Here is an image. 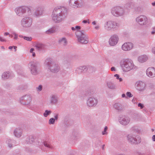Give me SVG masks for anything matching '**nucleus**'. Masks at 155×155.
<instances>
[{
	"instance_id": "nucleus-1",
	"label": "nucleus",
	"mask_w": 155,
	"mask_h": 155,
	"mask_svg": "<svg viewBox=\"0 0 155 155\" xmlns=\"http://www.w3.org/2000/svg\"><path fill=\"white\" fill-rule=\"evenodd\" d=\"M67 14L66 9L64 7L55 8L51 15L52 19L54 22L59 23L66 18Z\"/></svg>"
},
{
	"instance_id": "nucleus-2",
	"label": "nucleus",
	"mask_w": 155,
	"mask_h": 155,
	"mask_svg": "<svg viewBox=\"0 0 155 155\" xmlns=\"http://www.w3.org/2000/svg\"><path fill=\"white\" fill-rule=\"evenodd\" d=\"M120 65L121 70L124 72L134 70L136 67L133 61L129 58L122 59L120 62Z\"/></svg>"
},
{
	"instance_id": "nucleus-3",
	"label": "nucleus",
	"mask_w": 155,
	"mask_h": 155,
	"mask_svg": "<svg viewBox=\"0 0 155 155\" xmlns=\"http://www.w3.org/2000/svg\"><path fill=\"white\" fill-rule=\"evenodd\" d=\"M45 64L48 71L51 72L56 73L60 70V68L58 64L50 58H48L45 60Z\"/></svg>"
},
{
	"instance_id": "nucleus-4",
	"label": "nucleus",
	"mask_w": 155,
	"mask_h": 155,
	"mask_svg": "<svg viewBox=\"0 0 155 155\" xmlns=\"http://www.w3.org/2000/svg\"><path fill=\"white\" fill-rule=\"evenodd\" d=\"M78 42L81 44H86L89 41L88 37L84 30L77 31L76 33Z\"/></svg>"
},
{
	"instance_id": "nucleus-5",
	"label": "nucleus",
	"mask_w": 155,
	"mask_h": 155,
	"mask_svg": "<svg viewBox=\"0 0 155 155\" xmlns=\"http://www.w3.org/2000/svg\"><path fill=\"white\" fill-rule=\"evenodd\" d=\"M16 15L18 16L21 17L26 12L31 11L30 8L26 6H19L16 8L15 10Z\"/></svg>"
},
{
	"instance_id": "nucleus-6",
	"label": "nucleus",
	"mask_w": 155,
	"mask_h": 155,
	"mask_svg": "<svg viewBox=\"0 0 155 155\" xmlns=\"http://www.w3.org/2000/svg\"><path fill=\"white\" fill-rule=\"evenodd\" d=\"M111 12L112 15L118 17L124 15L126 12V11L123 8L120 6L115 7L112 8Z\"/></svg>"
},
{
	"instance_id": "nucleus-7",
	"label": "nucleus",
	"mask_w": 155,
	"mask_h": 155,
	"mask_svg": "<svg viewBox=\"0 0 155 155\" xmlns=\"http://www.w3.org/2000/svg\"><path fill=\"white\" fill-rule=\"evenodd\" d=\"M32 20L31 18L28 16L24 17L21 21V25L23 28L30 27L32 24Z\"/></svg>"
},
{
	"instance_id": "nucleus-8",
	"label": "nucleus",
	"mask_w": 155,
	"mask_h": 155,
	"mask_svg": "<svg viewBox=\"0 0 155 155\" xmlns=\"http://www.w3.org/2000/svg\"><path fill=\"white\" fill-rule=\"evenodd\" d=\"M28 66L32 75H36L38 74V68L36 62H31L28 64Z\"/></svg>"
},
{
	"instance_id": "nucleus-9",
	"label": "nucleus",
	"mask_w": 155,
	"mask_h": 155,
	"mask_svg": "<svg viewBox=\"0 0 155 155\" xmlns=\"http://www.w3.org/2000/svg\"><path fill=\"white\" fill-rule=\"evenodd\" d=\"M127 137L129 142L132 144H137L141 142V139L140 137L135 136L131 134H128Z\"/></svg>"
},
{
	"instance_id": "nucleus-10",
	"label": "nucleus",
	"mask_w": 155,
	"mask_h": 155,
	"mask_svg": "<svg viewBox=\"0 0 155 155\" xmlns=\"http://www.w3.org/2000/svg\"><path fill=\"white\" fill-rule=\"evenodd\" d=\"M20 100L21 104L29 105L32 101V97L30 94H27L21 97Z\"/></svg>"
},
{
	"instance_id": "nucleus-11",
	"label": "nucleus",
	"mask_w": 155,
	"mask_h": 155,
	"mask_svg": "<svg viewBox=\"0 0 155 155\" xmlns=\"http://www.w3.org/2000/svg\"><path fill=\"white\" fill-rule=\"evenodd\" d=\"M135 21L140 25H145L147 23L148 18L145 15H140L136 18Z\"/></svg>"
},
{
	"instance_id": "nucleus-12",
	"label": "nucleus",
	"mask_w": 155,
	"mask_h": 155,
	"mask_svg": "<svg viewBox=\"0 0 155 155\" xmlns=\"http://www.w3.org/2000/svg\"><path fill=\"white\" fill-rule=\"evenodd\" d=\"M134 86L135 88L140 91H143L146 89V84L141 81H138L135 83Z\"/></svg>"
},
{
	"instance_id": "nucleus-13",
	"label": "nucleus",
	"mask_w": 155,
	"mask_h": 155,
	"mask_svg": "<svg viewBox=\"0 0 155 155\" xmlns=\"http://www.w3.org/2000/svg\"><path fill=\"white\" fill-rule=\"evenodd\" d=\"M98 102V100L97 98L90 97L88 98L87 101V105L90 107L96 106Z\"/></svg>"
},
{
	"instance_id": "nucleus-14",
	"label": "nucleus",
	"mask_w": 155,
	"mask_h": 155,
	"mask_svg": "<svg viewBox=\"0 0 155 155\" xmlns=\"http://www.w3.org/2000/svg\"><path fill=\"white\" fill-rule=\"evenodd\" d=\"M119 40L118 35L117 34H114L110 38L108 42L109 45L111 46L115 45L117 43Z\"/></svg>"
},
{
	"instance_id": "nucleus-15",
	"label": "nucleus",
	"mask_w": 155,
	"mask_h": 155,
	"mask_svg": "<svg viewBox=\"0 0 155 155\" xmlns=\"http://www.w3.org/2000/svg\"><path fill=\"white\" fill-rule=\"evenodd\" d=\"M130 119L127 116L121 115L119 116L118 121L119 123L124 125L128 124L130 122Z\"/></svg>"
},
{
	"instance_id": "nucleus-16",
	"label": "nucleus",
	"mask_w": 155,
	"mask_h": 155,
	"mask_svg": "<svg viewBox=\"0 0 155 155\" xmlns=\"http://www.w3.org/2000/svg\"><path fill=\"white\" fill-rule=\"evenodd\" d=\"M146 74L150 78H153L155 77V68L153 67L148 68L146 71Z\"/></svg>"
},
{
	"instance_id": "nucleus-17",
	"label": "nucleus",
	"mask_w": 155,
	"mask_h": 155,
	"mask_svg": "<svg viewBox=\"0 0 155 155\" xmlns=\"http://www.w3.org/2000/svg\"><path fill=\"white\" fill-rule=\"evenodd\" d=\"M133 44L130 42H125L124 43L121 47L122 49L125 51H129L133 48Z\"/></svg>"
},
{
	"instance_id": "nucleus-18",
	"label": "nucleus",
	"mask_w": 155,
	"mask_h": 155,
	"mask_svg": "<svg viewBox=\"0 0 155 155\" xmlns=\"http://www.w3.org/2000/svg\"><path fill=\"white\" fill-rule=\"evenodd\" d=\"M43 10L41 7H37L34 13V16L36 18H38L43 15Z\"/></svg>"
},
{
	"instance_id": "nucleus-19",
	"label": "nucleus",
	"mask_w": 155,
	"mask_h": 155,
	"mask_svg": "<svg viewBox=\"0 0 155 155\" xmlns=\"http://www.w3.org/2000/svg\"><path fill=\"white\" fill-rule=\"evenodd\" d=\"M81 2V0H70L69 2V5L74 8L78 7Z\"/></svg>"
},
{
	"instance_id": "nucleus-20",
	"label": "nucleus",
	"mask_w": 155,
	"mask_h": 155,
	"mask_svg": "<svg viewBox=\"0 0 155 155\" xmlns=\"http://www.w3.org/2000/svg\"><path fill=\"white\" fill-rule=\"evenodd\" d=\"M58 97L55 95H51L48 100V102L50 104H55L58 101Z\"/></svg>"
},
{
	"instance_id": "nucleus-21",
	"label": "nucleus",
	"mask_w": 155,
	"mask_h": 155,
	"mask_svg": "<svg viewBox=\"0 0 155 155\" xmlns=\"http://www.w3.org/2000/svg\"><path fill=\"white\" fill-rule=\"evenodd\" d=\"M120 26L119 23L114 21H110L111 30L112 29L114 30H117Z\"/></svg>"
},
{
	"instance_id": "nucleus-22",
	"label": "nucleus",
	"mask_w": 155,
	"mask_h": 155,
	"mask_svg": "<svg viewBox=\"0 0 155 155\" xmlns=\"http://www.w3.org/2000/svg\"><path fill=\"white\" fill-rule=\"evenodd\" d=\"M87 68L85 66H80L76 68L75 70V72L77 73L80 74L81 73H84L87 70Z\"/></svg>"
},
{
	"instance_id": "nucleus-23",
	"label": "nucleus",
	"mask_w": 155,
	"mask_h": 155,
	"mask_svg": "<svg viewBox=\"0 0 155 155\" xmlns=\"http://www.w3.org/2000/svg\"><path fill=\"white\" fill-rule=\"evenodd\" d=\"M6 143L9 148H12L13 146L16 145V144L15 140L9 139H7Z\"/></svg>"
},
{
	"instance_id": "nucleus-24",
	"label": "nucleus",
	"mask_w": 155,
	"mask_h": 155,
	"mask_svg": "<svg viewBox=\"0 0 155 155\" xmlns=\"http://www.w3.org/2000/svg\"><path fill=\"white\" fill-rule=\"evenodd\" d=\"M148 56L145 54L139 56L137 58L138 61L140 63H143L148 59Z\"/></svg>"
},
{
	"instance_id": "nucleus-25",
	"label": "nucleus",
	"mask_w": 155,
	"mask_h": 155,
	"mask_svg": "<svg viewBox=\"0 0 155 155\" xmlns=\"http://www.w3.org/2000/svg\"><path fill=\"white\" fill-rule=\"evenodd\" d=\"M35 141V137L33 136L30 135L26 138L25 141V143L26 144L32 143Z\"/></svg>"
},
{
	"instance_id": "nucleus-26",
	"label": "nucleus",
	"mask_w": 155,
	"mask_h": 155,
	"mask_svg": "<svg viewBox=\"0 0 155 155\" xmlns=\"http://www.w3.org/2000/svg\"><path fill=\"white\" fill-rule=\"evenodd\" d=\"M58 30V28L57 27L54 26L46 31L45 32L47 34H50L56 32Z\"/></svg>"
},
{
	"instance_id": "nucleus-27",
	"label": "nucleus",
	"mask_w": 155,
	"mask_h": 155,
	"mask_svg": "<svg viewBox=\"0 0 155 155\" xmlns=\"http://www.w3.org/2000/svg\"><path fill=\"white\" fill-rule=\"evenodd\" d=\"M14 134L16 137L19 138L22 135V130L20 128H16L14 131Z\"/></svg>"
},
{
	"instance_id": "nucleus-28",
	"label": "nucleus",
	"mask_w": 155,
	"mask_h": 155,
	"mask_svg": "<svg viewBox=\"0 0 155 155\" xmlns=\"http://www.w3.org/2000/svg\"><path fill=\"white\" fill-rule=\"evenodd\" d=\"M43 144L48 150H53L54 149V147L48 141H44L43 143Z\"/></svg>"
},
{
	"instance_id": "nucleus-29",
	"label": "nucleus",
	"mask_w": 155,
	"mask_h": 155,
	"mask_svg": "<svg viewBox=\"0 0 155 155\" xmlns=\"http://www.w3.org/2000/svg\"><path fill=\"white\" fill-rule=\"evenodd\" d=\"M107 87L111 89L114 90L116 89V85L111 81H108L107 82Z\"/></svg>"
},
{
	"instance_id": "nucleus-30",
	"label": "nucleus",
	"mask_w": 155,
	"mask_h": 155,
	"mask_svg": "<svg viewBox=\"0 0 155 155\" xmlns=\"http://www.w3.org/2000/svg\"><path fill=\"white\" fill-rule=\"evenodd\" d=\"M104 28L106 31L111 30L110 21L106 22L104 24Z\"/></svg>"
},
{
	"instance_id": "nucleus-31",
	"label": "nucleus",
	"mask_w": 155,
	"mask_h": 155,
	"mask_svg": "<svg viewBox=\"0 0 155 155\" xmlns=\"http://www.w3.org/2000/svg\"><path fill=\"white\" fill-rule=\"evenodd\" d=\"M58 43L59 44L65 46L67 44V41L65 37L60 38L58 40Z\"/></svg>"
},
{
	"instance_id": "nucleus-32",
	"label": "nucleus",
	"mask_w": 155,
	"mask_h": 155,
	"mask_svg": "<svg viewBox=\"0 0 155 155\" xmlns=\"http://www.w3.org/2000/svg\"><path fill=\"white\" fill-rule=\"evenodd\" d=\"M114 107L118 111H121L123 109L122 105L119 103L115 104L114 106Z\"/></svg>"
},
{
	"instance_id": "nucleus-33",
	"label": "nucleus",
	"mask_w": 155,
	"mask_h": 155,
	"mask_svg": "<svg viewBox=\"0 0 155 155\" xmlns=\"http://www.w3.org/2000/svg\"><path fill=\"white\" fill-rule=\"evenodd\" d=\"M133 6V3H127L124 6V8L125 10H127V11H126V12H128V11L130 10L131 8H132Z\"/></svg>"
},
{
	"instance_id": "nucleus-34",
	"label": "nucleus",
	"mask_w": 155,
	"mask_h": 155,
	"mask_svg": "<svg viewBox=\"0 0 155 155\" xmlns=\"http://www.w3.org/2000/svg\"><path fill=\"white\" fill-rule=\"evenodd\" d=\"M9 77V72H5L2 73V78L3 80H5L8 79Z\"/></svg>"
},
{
	"instance_id": "nucleus-35",
	"label": "nucleus",
	"mask_w": 155,
	"mask_h": 155,
	"mask_svg": "<svg viewBox=\"0 0 155 155\" xmlns=\"http://www.w3.org/2000/svg\"><path fill=\"white\" fill-rule=\"evenodd\" d=\"M35 47L38 50L42 49L43 48V45L41 43H37L35 45Z\"/></svg>"
},
{
	"instance_id": "nucleus-36",
	"label": "nucleus",
	"mask_w": 155,
	"mask_h": 155,
	"mask_svg": "<svg viewBox=\"0 0 155 155\" xmlns=\"http://www.w3.org/2000/svg\"><path fill=\"white\" fill-rule=\"evenodd\" d=\"M51 113V110H46L43 114V115L45 117H47Z\"/></svg>"
},
{
	"instance_id": "nucleus-37",
	"label": "nucleus",
	"mask_w": 155,
	"mask_h": 155,
	"mask_svg": "<svg viewBox=\"0 0 155 155\" xmlns=\"http://www.w3.org/2000/svg\"><path fill=\"white\" fill-rule=\"evenodd\" d=\"M42 89V86L41 85H39L38 87H36V91L38 92H40Z\"/></svg>"
},
{
	"instance_id": "nucleus-38",
	"label": "nucleus",
	"mask_w": 155,
	"mask_h": 155,
	"mask_svg": "<svg viewBox=\"0 0 155 155\" xmlns=\"http://www.w3.org/2000/svg\"><path fill=\"white\" fill-rule=\"evenodd\" d=\"M55 121L56 120L54 119V118H51L49 120V124H54Z\"/></svg>"
},
{
	"instance_id": "nucleus-39",
	"label": "nucleus",
	"mask_w": 155,
	"mask_h": 155,
	"mask_svg": "<svg viewBox=\"0 0 155 155\" xmlns=\"http://www.w3.org/2000/svg\"><path fill=\"white\" fill-rule=\"evenodd\" d=\"M108 127H107L106 126L104 128V130L102 132V135H107L108 134L107 131V130Z\"/></svg>"
},
{
	"instance_id": "nucleus-40",
	"label": "nucleus",
	"mask_w": 155,
	"mask_h": 155,
	"mask_svg": "<svg viewBox=\"0 0 155 155\" xmlns=\"http://www.w3.org/2000/svg\"><path fill=\"white\" fill-rule=\"evenodd\" d=\"M59 114L58 113H54V119L56 120L57 121L59 118Z\"/></svg>"
},
{
	"instance_id": "nucleus-41",
	"label": "nucleus",
	"mask_w": 155,
	"mask_h": 155,
	"mask_svg": "<svg viewBox=\"0 0 155 155\" xmlns=\"http://www.w3.org/2000/svg\"><path fill=\"white\" fill-rule=\"evenodd\" d=\"M24 39L28 41H31L32 39V38L31 37L24 36Z\"/></svg>"
},
{
	"instance_id": "nucleus-42",
	"label": "nucleus",
	"mask_w": 155,
	"mask_h": 155,
	"mask_svg": "<svg viewBox=\"0 0 155 155\" xmlns=\"http://www.w3.org/2000/svg\"><path fill=\"white\" fill-rule=\"evenodd\" d=\"M34 49L33 48H31L30 49V52L32 53V56L33 57H35V52H34Z\"/></svg>"
},
{
	"instance_id": "nucleus-43",
	"label": "nucleus",
	"mask_w": 155,
	"mask_h": 155,
	"mask_svg": "<svg viewBox=\"0 0 155 155\" xmlns=\"http://www.w3.org/2000/svg\"><path fill=\"white\" fill-rule=\"evenodd\" d=\"M13 36H14V39L15 40H17L18 39V35L16 34L15 32L12 33Z\"/></svg>"
},
{
	"instance_id": "nucleus-44",
	"label": "nucleus",
	"mask_w": 155,
	"mask_h": 155,
	"mask_svg": "<svg viewBox=\"0 0 155 155\" xmlns=\"http://www.w3.org/2000/svg\"><path fill=\"white\" fill-rule=\"evenodd\" d=\"M126 95L127 96L129 97H131L133 96L132 94H131V93L130 92H127Z\"/></svg>"
},
{
	"instance_id": "nucleus-45",
	"label": "nucleus",
	"mask_w": 155,
	"mask_h": 155,
	"mask_svg": "<svg viewBox=\"0 0 155 155\" xmlns=\"http://www.w3.org/2000/svg\"><path fill=\"white\" fill-rule=\"evenodd\" d=\"M75 30H76L77 31L76 32V33L77 32V31H81V30H79L81 28V27L80 26H76L75 27Z\"/></svg>"
},
{
	"instance_id": "nucleus-46",
	"label": "nucleus",
	"mask_w": 155,
	"mask_h": 155,
	"mask_svg": "<svg viewBox=\"0 0 155 155\" xmlns=\"http://www.w3.org/2000/svg\"><path fill=\"white\" fill-rule=\"evenodd\" d=\"M138 107H140V108L141 109L143 108L144 107L143 105L140 103H139L138 104Z\"/></svg>"
},
{
	"instance_id": "nucleus-47",
	"label": "nucleus",
	"mask_w": 155,
	"mask_h": 155,
	"mask_svg": "<svg viewBox=\"0 0 155 155\" xmlns=\"http://www.w3.org/2000/svg\"><path fill=\"white\" fill-rule=\"evenodd\" d=\"M82 22L84 23H88V24L90 23V22L89 21V20H84L82 21Z\"/></svg>"
},
{
	"instance_id": "nucleus-48",
	"label": "nucleus",
	"mask_w": 155,
	"mask_h": 155,
	"mask_svg": "<svg viewBox=\"0 0 155 155\" xmlns=\"http://www.w3.org/2000/svg\"><path fill=\"white\" fill-rule=\"evenodd\" d=\"M0 41L2 42L6 41V40L3 38L0 37Z\"/></svg>"
},
{
	"instance_id": "nucleus-49",
	"label": "nucleus",
	"mask_w": 155,
	"mask_h": 155,
	"mask_svg": "<svg viewBox=\"0 0 155 155\" xmlns=\"http://www.w3.org/2000/svg\"><path fill=\"white\" fill-rule=\"evenodd\" d=\"M151 33L152 34H155V27L153 28Z\"/></svg>"
},
{
	"instance_id": "nucleus-50",
	"label": "nucleus",
	"mask_w": 155,
	"mask_h": 155,
	"mask_svg": "<svg viewBox=\"0 0 155 155\" xmlns=\"http://www.w3.org/2000/svg\"><path fill=\"white\" fill-rule=\"evenodd\" d=\"M151 51L153 53L155 54V47L152 48Z\"/></svg>"
},
{
	"instance_id": "nucleus-51",
	"label": "nucleus",
	"mask_w": 155,
	"mask_h": 155,
	"mask_svg": "<svg viewBox=\"0 0 155 155\" xmlns=\"http://www.w3.org/2000/svg\"><path fill=\"white\" fill-rule=\"evenodd\" d=\"M114 77L116 78L117 79H118L119 78V76L118 74H116L114 75Z\"/></svg>"
},
{
	"instance_id": "nucleus-52",
	"label": "nucleus",
	"mask_w": 155,
	"mask_h": 155,
	"mask_svg": "<svg viewBox=\"0 0 155 155\" xmlns=\"http://www.w3.org/2000/svg\"><path fill=\"white\" fill-rule=\"evenodd\" d=\"M111 70L112 71H116V69L115 67H112L111 68Z\"/></svg>"
},
{
	"instance_id": "nucleus-53",
	"label": "nucleus",
	"mask_w": 155,
	"mask_h": 155,
	"mask_svg": "<svg viewBox=\"0 0 155 155\" xmlns=\"http://www.w3.org/2000/svg\"><path fill=\"white\" fill-rule=\"evenodd\" d=\"M95 29L96 30H98L99 28V25H97L94 27Z\"/></svg>"
},
{
	"instance_id": "nucleus-54",
	"label": "nucleus",
	"mask_w": 155,
	"mask_h": 155,
	"mask_svg": "<svg viewBox=\"0 0 155 155\" xmlns=\"http://www.w3.org/2000/svg\"><path fill=\"white\" fill-rule=\"evenodd\" d=\"M152 140L153 141H155V135H153L152 137Z\"/></svg>"
},
{
	"instance_id": "nucleus-55",
	"label": "nucleus",
	"mask_w": 155,
	"mask_h": 155,
	"mask_svg": "<svg viewBox=\"0 0 155 155\" xmlns=\"http://www.w3.org/2000/svg\"><path fill=\"white\" fill-rule=\"evenodd\" d=\"M152 5L154 7H155V1L151 3Z\"/></svg>"
},
{
	"instance_id": "nucleus-56",
	"label": "nucleus",
	"mask_w": 155,
	"mask_h": 155,
	"mask_svg": "<svg viewBox=\"0 0 155 155\" xmlns=\"http://www.w3.org/2000/svg\"><path fill=\"white\" fill-rule=\"evenodd\" d=\"M122 97L123 98L126 97V95L125 94H123L122 95Z\"/></svg>"
},
{
	"instance_id": "nucleus-57",
	"label": "nucleus",
	"mask_w": 155,
	"mask_h": 155,
	"mask_svg": "<svg viewBox=\"0 0 155 155\" xmlns=\"http://www.w3.org/2000/svg\"><path fill=\"white\" fill-rule=\"evenodd\" d=\"M4 35L5 36H7L8 35H9V33L8 32H5L4 33Z\"/></svg>"
},
{
	"instance_id": "nucleus-58",
	"label": "nucleus",
	"mask_w": 155,
	"mask_h": 155,
	"mask_svg": "<svg viewBox=\"0 0 155 155\" xmlns=\"http://www.w3.org/2000/svg\"><path fill=\"white\" fill-rule=\"evenodd\" d=\"M13 48V46H9L8 48L11 50H12V49Z\"/></svg>"
},
{
	"instance_id": "nucleus-59",
	"label": "nucleus",
	"mask_w": 155,
	"mask_h": 155,
	"mask_svg": "<svg viewBox=\"0 0 155 155\" xmlns=\"http://www.w3.org/2000/svg\"><path fill=\"white\" fill-rule=\"evenodd\" d=\"M118 79L119 80V82H121V81H122V80H123V79L121 78H119V79Z\"/></svg>"
},
{
	"instance_id": "nucleus-60",
	"label": "nucleus",
	"mask_w": 155,
	"mask_h": 155,
	"mask_svg": "<svg viewBox=\"0 0 155 155\" xmlns=\"http://www.w3.org/2000/svg\"><path fill=\"white\" fill-rule=\"evenodd\" d=\"M13 47H14V49H15V51H16V48L17 47L15 46H13Z\"/></svg>"
},
{
	"instance_id": "nucleus-61",
	"label": "nucleus",
	"mask_w": 155,
	"mask_h": 155,
	"mask_svg": "<svg viewBox=\"0 0 155 155\" xmlns=\"http://www.w3.org/2000/svg\"><path fill=\"white\" fill-rule=\"evenodd\" d=\"M92 23L93 25H95L96 24V22L95 21H93L92 22Z\"/></svg>"
},
{
	"instance_id": "nucleus-62",
	"label": "nucleus",
	"mask_w": 155,
	"mask_h": 155,
	"mask_svg": "<svg viewBox=\"0 0 155 155\" xmlns=\"http://www.w3.org/2000/svg\"><path fill=\"white\" fill-rule=\"evenodd\" d=\"M71 29L72 31H75V27H71Z\"/></svg>"
},
{
	"instance_id": "nucleus-63",
	"label": "nucleus",
	"mask_w": 155,
	"mask_h": 155,
	"mask_svg": "<svg viewBox=\"0 0 155 155\" xmlns=\"http://www.w3.org/2000/svg\"><path fill=\"white\" fill-rule=\"evenodd\" d=\"M19 36L20 37H21V38H24V36L22 35H19Z\"/></svg>"
},
{
	"instance_id": "nucleus-64",
	"label": "nucleus",
	"mask_w": 155,
	"mask_h": 155,
	"mask_svg": "<svg viewBox=\"0 0 155 155\" xmlns=\"http://www.w3.org/2000/svg\"><path fill=\"white\" fill-rule=\"evenodd\" d=\"M104 147H105V145L104 144V145H102V149L103 150H104Z\"/></svg>"
}]
</instances>
